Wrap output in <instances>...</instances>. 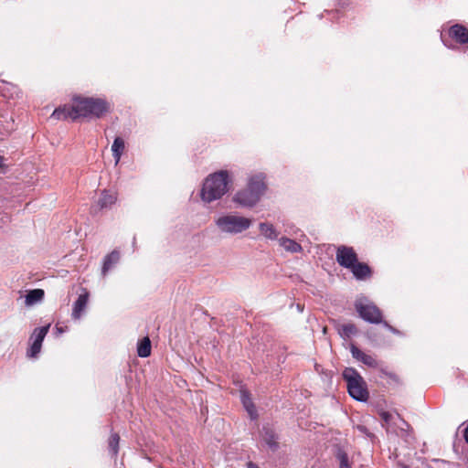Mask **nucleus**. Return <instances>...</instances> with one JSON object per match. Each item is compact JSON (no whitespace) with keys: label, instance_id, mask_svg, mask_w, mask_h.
I'll use <instances>...</instances> for the list:
<instances>
[{"label":"nucleus","instance_id":"f257e3e1","mask_svg":"<svg viewBox=\"0 0 468 468\" xmlns=\"http://www.w3.org/2000/svg\"><path fill=\"white\" fill-rule=\"evenodd\" d=\"M111 109V103L102 97L76 96L70 107L64 106L57 108L52 117L58 120L79 117L90 119H100Z\"/></svg>","mask_w":468,"mask_h":468},{"label":"nucleus","instance_id":"f03ea898","mask_svg":"<svg viewBox=\"0 0 468 468\" xmlns=\"http://www.w3.org/2000/svg\"><path fill=\"white\" fill-rule=\"evenodd\" d=\"M266 190L265 174L254 173L248 176L246 186L233 195L232 201L239 207L252 208L260 202Z\"/></svg>","mask_w":468,"mask_h":468},{"label":"nucleus","instance_id":"7ed1b4c3","mask_svg":"<svg viewBox=\"0 0 468 468\" xmlns=\"http://www.w3.org/2000/svg\"><path fill=\"white\" fill-rule=\"evenodd\" d=\"M231 175L228 170H219L208 175L200 189V198L205 203H211L222 198L229 190Z\"/></svg>","mask_w":468,"mask_h":468},{"label":"nucleus","instance_id":"20e7f679","mask_svg":"<svg viewBox=\"0 0 468 468\" xmlns=\"http://www.w3.org/2000/svg\"><path fill=\"white\" fill-rule=\"evenodd\" d=\"M215 225L220 233L236 236L247 231L252 225V219L237 212H229L216 218Z\"/></svg>","mask_w":468,"mask_h":468},{"label":"nucleus","instance_id":"39448f33","mask_svg":"<svg viewBox=\"0 0 468 468\" xmlns=\"http://www.w3.org/2000/svg\"><path fill=\"white\" fill-rule=\"evenodd\" d=\"M343 378L346 381L349 395L357 401H367L369 393L367 384L360 374L353 367H346L343 371Z\"/></svg>","mask_w":468,"mask_h":468},{"label":"nucleus","instance_id":"423d86ee","mask_svg":"<svg viewBox=\"0 0 468 468\" xmlns=\"http://www.w3.org/2000/svg\"><path fill=\"white\" fill-rule=\"evenodd\" d=\"M355 307L359 316L370 324H381L382 313L378 307L365 296L356 300Z\"/></svg>","mask_w":468,"mask_h":468},{"label":"nucleus","instance_id":"0eeeda50","mask_svg":"<svg viewBox=\"0 0 468 468\" xmlns=\"http://www.w3.org/2000/svg\"><path fill=\"white\" fill-rule=\"evenodd\" d=\"M48 329L49 324L34 329L29 337V347L27 350V356L28 358H37L38 356Z\"/></svg>","mask_w":468,"mask_h":468},{"label":"nucleus","instance_id":"6e6552de","mask_svg":"<svg viewBox=\"0 0 468 468\" xmlns=\"http://www.w3.org/2000/svg\"><path fill=\"white\" fill-rule=\"evenodd\" d=\"M335 259L337 263L350 270L357 261V254L352 247L341 245L336 249Z\"/></svg>","mask_w":468,"mask_h":468},{"label":"nucleus","instance_id":"1a4fd4ad","mask_svg":"<svg viewBox=\"0 0 468 468\" xmlns=\"http://www.w3.org/2000/svg\"><path fill=\"white\" fill-rule=\"evenodd\" d=\"M258 229L261 235L267 240L278 242L281 238L279 229L270 221L260 222Z\"/></svg>","mask_w":468,"mask_h":468},{"label":"nucleus","instance_id":"9d476101","mask_svg":"<svg viewBox=\"0 0 468 468\" xmlns=\"http://www.w3.org/2000/svg\"><path fill=\"white\" fill-rule=\"evenodd\" d=\"M89 302V292L84 291L75 301L72 308L71 316L74 320H80L85 314Z\"/></svg>","mask_w":468,"mask_h":468},{"label":"nucleus","instance_id":"9b49d317","mask_svg":"<svg viewBox=\"0 0 468 468\" xmlns=\"http://www.w3.org/2000/svg\"><path fill=\"white\" fill-rule=\"evenodd\" d=\"M350 352L352 354V356L355 359H356L357 361L362 362L366 366H367L369 367H378V361H377V359L373 356L366 354L365 352L360 350L355 345H351Z\"/></svg>","mask_w":468,"mask_h":468},{"label":"nucleus","instance_id":"f8f14e48","mask_svg":"<svg viewBox=\"0 0 468 468\" xmlns=\"http://www.w3.org/2000/svg\"><path fill=\"white\" fill-rule=\"evenodd\" d=\"M278 244L284 251L291 254H298L303 251V246L299 242L286 236H281Z\"/></svg>","mask_w":468,"mask_h":468},{"label":"nucleus","instance_id":"ddd939ff","mask_svg":"<svg viewBox=\"0 0 468 468\" xmlns=\"http://www.w3.org/2000/svg\"><path fill=\"white\" fill-rule=\"evenodd\" d=\"M449 36L460 44L468 43V29L463 25L455 24L449 29Z\"/></svg>","mask_w":468,"mask_h":468},{"label":"nucleus","instance_id":"4468645a","mask_svg":"<svg viewBox=\"0 0 468 468\" xmlns=\"http://www.w3.org/2000/svg\"><path fill=\"white\" fill-rule=\"evenodd\" d=\"M112 156L114 158L115 165H117L120 163V160L122 158V155L123 154L125 151V141L123 138L117 136L113 140V143L112 144Z\"/></svg>","mask_w":468,"mask_h":468},{"label":"nucleus","instance_id":"2eb2a0df","mask_svg":"<svg viewBox=\"0 0 468 468\" xmlns=\"http://www.w3.org/2000/svg\"><path fill=\"white\" fill-rule=\"evenodd\" d=\"M117 200V193L112 190H103L98 201L101 208L111 207Z\"/></svg>","mask_w":468,"mask_h":468},{"label":"nucleus","instance_id":"dca6fc26","mask_svg":"<svg viewBox=\"0 0 468 468\" xmlns=\"http://www.w3.org/2000/svg\"><path fill=\"white\" fill-rule=\"evenodd\" d=\"M354 277L356 280H365L371 275V270L367 264L357 261L351 269Z\"/></svg>","mask_w":468,"mask_h":468},{"label":"nucleus","instance_id":"f3484780","mask_svg":"<svg viewBox=\"0 0 468 468\" xmlns=\"http://www.w3.org/2000/svg\"><path fill=\"white\" fill-rule=\"evenodd\" d=\"M120 261V252L118 250H112L110 254L106 255L103 261L101 273L103 276L112 269Z\"/></svg>","mask_w":468,"mask_h":468},{"label":"nucleus","instance_id":"a211bd4d","mask_svg":"<svg viewBox=\"0 0 468 468\" xmlns=\"http://www.w3.org/2000/svg\"><path fill=\"white\" fill-rule=\"evenodd\" d=\"M44 297V291L42 289H34L29 291L25 297V304L32 306L40 303Z\"/></svg>","mask_w":468,"mask_h":468},{"label":"nucleus","instance_id":"6ab92c4d","mask_svg":"<svg viewBox=\"0 0 468 468\" xmlns=\"http://www.w3.org/2000/svg\"><path fill=\"white\" fill-rule=\"evenodd\" d=\"M240 399L241 402L246 409L247 412L249 413L250 417L251 419H255L257 417L255 407L251 401V399L249 395V393L245 390H241L240 392Z\"/></svg>","mask_w":468,"mask_h":468},{"label":"nucleus","instance_id":"aec40b11","mask_svg":"<svg viewBox=\"0 0 468 468\" xmlns=\"http://www.w3.org/2000/svg\"><path fill=\"white\" fill-rule=\"evenodd\" d=\"M137 355L140 357H148L151 355V341L148 336L139 341L137 345Z\"/></svg>","mask_w":468,"mask_h":468},{"label":"nucleus","instance_id":"412c9836","mask_svg":"<svg viewBox=\"0 0 468 468\" xmlns=\"http://www.w3.org/2000/svg\"><path fill=\"white\" fill-rule=\"evenodd\" d=\"M262 440L271 450L274 451L278 448L277 436L271 430L264 429Z\"/></svg>","mask_w":468,"mask_h":468},{"label":"nucleus","instance_id":"4be33fe9","mask_svg":"<svg viewBox=\"0 0 468 468\" xmlns=\"http://www.w3.org/2000/svg\"><path fill=\"white\" fill-rule=\"evenodd\" d=\"M338 333L343 338H349L357 333V329L354 324H343L338 326Z\"/></svg>","mask_w":468,"mask_h":468},{"label":"nucleus","instance_id":"5701e85b","mask_svg":"<svg viewBox=\"0 0 468 468\" xmlns=\"http://www.w3.org/2000/svg\"><path fill=\"white\" fill-rule=\"evenodd\" d=\"M119 441H120V437L117 433H113L111 435L110 440H109V448L113 455H116L118 453Z\"/></svg>","mask_w":468,"mask_h":468},{"label":"nucleus","instance_id":"b1692460","mask_svg":"<svg viewBox=\"0 0 468 468\" xmlns=\"http://www.w3.org/2000/svg\"><path fill=\"white\" fill-rule=\"evenodd\" d=\"M336 457L339 461L340 468H351L347 454L343 451H338Z\"/></svg>","mask_w":468,"mask_h":468},{"label":"nucleus","instance_id":"393cba45","mask_svg":"<svg viewBox=\"0 0 468 468\" xmlns=\"http://www.w3.org/2000/svg\"><path fill=\"white\" fill-rule=\"evenodd\" d=\"M379 415L381 420L388 425L392 421L394 418V415L392 413L384 410L380 411Z\"/></svg>","mask_w":468,"mask_h":468},{"label":"nucleus","instance_id":"a878e982","mask_svg":"<svg viewBox=\"0 0 468 468\" xmlns=\"http://www.w3.org/2000/svg\"><path fill=\"white\" fill-rule=\"evenodd\" d=\"M381 324H383L387 329H388L391 333H393V334H395V335H401V333H400L398 329H396V328H394L393 326H391L388 322L383 321Z\"/></svg>","mask_w":468,"mask_h":468},{"label":"nucleus","instance_id":"bb28decb","mask_svg":"<svg viewBox=\"0 0 468 468\" xmlns=\"http://www.w3.org/2000/svg\"><path fill=\"white\" fill-rule=\"evenodd\" d=\"M463 437L465 441L468 443V426L463 431Z\"/></svg>","mask_w":468,"mask_h":468},{"label":"nucleus","instance_id":"cd10ccee","mask_svg":"<svg viewBox=\"0 0 468 468\" xmlns=\"http://www.w3.org/2000/svg\"><path fill=\"white\" fill-rule=\"evenodd\" d=\"M247 466L248 468H259L255 463L251 462H250Z\"/></svg>","mask_w":468,"mask_h":468},{"label":"nucleus","instance_id":"c85d7f7f","mask_svg":"<svg viewBox=\"0 0 468 468\" xmlns=\"http://www.w3.org/2000/svg\"><path fill=\"white\" fill-rule=\"evenodd\" d=\"M357 429L361 431V432H366V427L364 426H358Z\"/></svg>","mask_w":468,"mask_h":468},{"label":"nucleus","instance_id":"c756f323","mask_svg":"<svg viewBox=\"0 0 468 468\" xmlns=\"http://www.w3.org/2000/svg\"><path fill=\"white\" fill-rule=\"evenodd\" d=\"M3 160H4V158L0 155V166L3 165Z\"/></svg>","mask_w":468,"mask_h":468},{"label":"nucleus","instance_id":"7c9ffc66","mask_svg":"<svg viewBox=\"0 0 468 468\" xmlns=\"http://www.w3.org/2000/svg\"><path fill=\"white\" fill-rule=\"evenodd\" d=\"M57 330L58 331V333H63L64 330L62 328H59V327H57Z\"/></svg>","mask_w":468,"mask_h":468}]
</instances>
